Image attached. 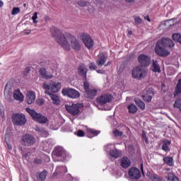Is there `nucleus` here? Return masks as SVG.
I'll use <instances>...</instances> for the list:
<instances>
[{
    "mask_svg": "<svg viewBox=\"0 0 181 181\" xmlns=\"http://www.w3.org/2000/svg\"><path fill=\"white\" fill-rule=\"evenodd\" d=\"M152 70L154 73H159L160 71V66L158 64V61L153 60Z\"/></svg>",
    "mask_w": 181,
    "mask_h": 181,
    "instance_id": "27",
    "label": "nucleus"
},
{
    "mask_svg": "<svg viewBox=\"0 0 181 181\" xmlns=\"http://www.w3.org/2000/svg\"><path fill=\"white\" fill-rule=\"evenodd\" d=\"M36 104H37V105H43V104H45V100H43V99H37L36 100Z\"/></svg>",
    "mask_w": 181,
    "mask_h": 181,
    "instance_id": "48",
    "label": "nucleus"
},
{
    "mask_svg": "<svg viewBox=\"0 0 181 181\" xmlns=\"http://www.w3.org/2000/svg\"><path fill=\"white\" fill-rule=\"evenodd\" d=\"M111 64V62H108L107 64H105V67L110 66Z\"/></svg>",
    "mask_w": 181,
    "mask_h": 181,
    "instance_id": "61",
    "label": "nucleus"
},
{
    "mask_svg": "<svg viewBox=\"0 0 181 181\" xmlns=\"http://www.w3.org/2000/svg\"><path fill=\"white\" fill-rule=\"evenodd\" d=\"M62 93L63 95H66L69 98L76 99V98H80V93L74 88H64L62 90Z\"/></svg>",
    "mask_w": 181,
    "mask_h": 181,
    "instance_id": "8",
    "label": "nucleus"
},
{
    "mask_svg": "<svg viewBox=\"0 0 181 181\" xmlns=\"http://www.w3.org/2000/svg\"><path fill=\"white\" fill-rule=\"evenodd\" d=\"M77 136H84V132L83 130H78L77 132Z\"/></svg>",
    "mask_w": 181,
    "mask_h": 181,
    "instance_id": "50",
    "label": "nucleus"
},
{
    "mask_svg": "<svg viewBox=\"0 0 181 181\" xmlns=\"http://www.w3.org/2000/svg\"><path fill=\"white\" fill-rule=\"evenodd\" d=\"M166 47H163V45H160V43L157 42L155 47V52L158 56L160 57H166L170 54V52L168 50Z\"/></svg>",
    "mask_w": 181,
    "mask_h": 181,
    "instance_id": "7",
    "label": "nucleus"
},
{
    "mask_svg": "<svg viewBox=\"0 0 181 181\" xmlns=\"http://www.w3.org/2000/svg\"><path fill=\"white\" fill-rule=\"evenodd\" d=\"M88 11L89 13H94V12H95V8H94L93 6H90L88 8Z\"/></svg>",
    "mask_w": 181,
    "mask_h": 181,
    "instance_id": "47",
    "label": "nucleus"
},
{
    "mask_svg": "<svg viewBox=\"0 0 181 181\" xmlns=\"http://www.w3.org/2000/svg\"><path fill=\"white\" fill-rule=\"evenodd\" d=\"M144 19H145L146 21H148V22H151V18H149L148 16H145V17H144Z\"/></svg>",
    "mask_w": 181,
    "mask_h": 181,
    "instance_id": "58",
    "label": "nucleus"
},
{
    "mask_svg": "<svg viewBox=\"0 0 181 181\" xmlns=\"http://www.w3.org/2000/svg\"><path fill=\"white\" fill-rule=\"evenodd\" d=\"M47 176V172L44 170L39 174L38 180L45 181V180H46Z\"/></svg>",
    "mask_w": 181,
    "mask_h": 181,
    "instance_id": "32",
    "label": "nucleus"
},
{
    "mask_svg": "<svg viewBox=\"0 0 181 181\" xmlns=\"http://www.w3.org/2000/svg\"><path fill=\"white\" fill-rule=\"evenodd\" d=\"M115 136H122V132H119L118 129L113 131Z\"/></svg>",
    "mask_w": 181,
    "mask_h": 181,
    "instance_id": "44",
    "label": "nucleus"
},
{
    "mask_svg": "<svg viewBox=\"0 0 181 181\" xmlns=\"http://www.w3.org/2000/svg\"><path fill=\"white\" fill-rule=\"evenodd\" d=\"M28 155H30V153H28L23 154V158H25V159H28Z\"/></svg>",
    "mask_w": 181,
    "mask_h": 181,
    "instance_id": "59",
    "label": "nucleus"
},
{
    "mask_svg": "<svg viewBox=\"0 0 181 181\" xmlns=\"http://www.w3.org/2000/svg\"><path fill=\"white\" fill-rule=\"evenodd\" d=\"M78 5L82 7L88 6V5H90V2L86 1H78Z\"/></svg>",
    "mask_w": 181,
    "mask_h": 181,
    "instance_id": "40",
    "label": "nucleus"
},
{
    "mask_svg": "<svg viewBox=\"0 0 181 181\" xmlns=\"http://www.w3.org/2000/svg\"><path fill=\"white\" fill-rule=\"evenodd\" d=\"M134 22L136 25H141V23H142V18L139 16H136L134 17Z\"/></svg>",
    "mask_w": 181,
    "mask_h": 181,
    "instance_id": "43",
    "label": "nucleus"
},
{
    "mask_svg": "<svg viewBox=\"0 0 181 181\" xmlns=\"http://www.w3.org/2000/svg\"><path fill=\"white\" fill-rule=\"evenodd\" d=\"M131 163V160H129V158H128L127 157H123L120 160V165L122 168H124V169L129 168Z\"/></svg>",
    "mask_w": 181,
    "mask_h": 181,
    "instance_id": "21",
    "label": "nucleus"
},
{
    "mask_svg": "<svg viewBox=\"0 0 181 181\" xmlns=\"http://www.w3.org/2000/svg\"><path fill=\"white\" fill-rule=\"evenodd\" d=\"M165 163H167L168 166H173V158L172 157L165 156L163 158Z\"/></svg>",
    "mask_w": 181,
    "mask_h": 181,
    "instance_id": "28",
    "label": "nucleus"
},
{
    "mask_svg": "<svg viewBox=\"0 0 181 181\" xmlns=\"http://www.w3.org/2000/svg\"><path fill=\"white\" fill-rule=\"evenodd\" d=\"M107 57L102 54L100 55L98 59L96 60V64L98 67H103L104 64H105V62H107Z\"/></svg>",
    "mask_w": 181,
    "mask_h": 181,
    "instance_id": "22",
    "label": "nucleus"
},
{
    "mask_svg": "<svg viewBox=\"0 0 181 181\" xmlns=\"http://www.w3.org/2000/svg\"><path fill=\"white\" fill-rule=\"evenodd\" d=\"M45 94H47V95H49L50 98H52V95H54V94H52V93H50L49 90H46Z\"/></svg>",
    "mask_w": 181,
    "mask_h": 181,
    "instance_id": "54",
    "label": "nucleus"
},
{
    "mask_svg": "<svg viewBox=\"0 0 181 181\" xmlns=\"http://www.w3.org/2000/svg\"><path fill=\"white\" fill-rule=\"evenodd\" d=\"M168 180L169 181H179V178L176 177L175 175L169 173L168 175Z\"/></svg>",
    "mask_w": 181,
    "mask_h": 181,
    "instance_id": "37",
    "label": "nucleus"
},
{
    "mask_svg": "<svg viewBox=\"0 0 181 181\" xmlns=\"http://www.w3.org/2000/svg\"><path fill=\"white\" fill-rule=\"evenodd\" d=\"M22 142L25 146H32L36 142V139L31 134H25L22 136Z\"/></svg>",
    "mask_w": 181,
    "mask_h": 181,
    "instance_id": "11",
    "label": "nucleus"
},
{
    "mask_svg": "<svg viewBox=\"0 0 181 181\" xmlns=\"http://www.w3.org/2000/svg\"><path fill=\"white\" fill-rule=\"evenodd\" d=\"M126 2H128L129 4H132V2H135V0H125Z\"/></svg>",
    "mask_w": 181,
    "mask_h": 181,
    "instance_id": "60",
    "label": "nucleus"
},
{
    "mask_svg": "<svg viewBox=\"0 0 181 181\" xmlns=\"http://www.w3.org/2000/svg\"><path fill=\"white\" fill-rule=\"evenodd\" d=\"M64 149L62 146H57L54 148L52 151V158L54 162H57V160H62V158L58 159L57 158H64Z\"/></svg>",
    "mask_w": 181,
    "mask_h": 181,
    "instance_id": "10",
    "label": "nucleus"
},
{
    "mask_svg": "<svg viewBox=\"0 0 181 181\" xmlns=\"http://www.w3.org/2000/svg\"><path fill=\"white\" fill-rule=\"evenodd\" d=\"M42 159L40 158H36L35 160H34V163L36 164V165H40V163H42Z\"/></svg>",
    "mask_w": 181,
    "mask_h": 181,
    "instance_id": "49",
    "label": "nucleus"
},
{
    "mask_svg": "<svg viewBox=\"0 0 181 181\" xmlns=\"http://www.w3.org/2000/svg\"><path fill=\"white\" fill-rule=\"evenodd\" d=\"M40 74L42 78H45V80H50V78H53V74L46 71V69L43 67L40 69Z\"/></svg>",
    "mask_w": 181,
    "mask_h": 181,
    "instance_id": "19",
    "label": "nucleus"
},
{
    "mask_svg": "<svg viewBox=\"0 0 181 181\" xmlns=\"http://www.w3.org/2000/svg\"><path fill=\"white\" fill-rule=\"evenodd\" d=\"M142 136H143L144 139H145L146 142H148V138L146 137V134H143Z\"/></svg>",
    "mask_w": 181,
    "mask_h": 181,
    "instance_id": "56",
    "label": "nucleus"
},
{
    "mask_svg": "<svg viewBox=\"0 0 181 181\" xmlns=\"http://www.w3.org/2000/svg\"><path fill=\"white\" fill-rule=\"evenodd\" d=\"M172 38L173 40H175V42H178V43H180L181 45V35L179 33H175L172 35Z\"/></svg>",
    "mask_w": 181,
    "mask_h": 181,
    "instance_id": "36",
    "label": "nucleus"
},
{
    "mask_svg": "<svg viewBox=\"0 0 181 181\" xmlns=\"http://www.w3.org/2000/svg\"><path fill=\"white\" fill-rule=\"evenodd\" d=\"M65 108L69 114L76 116L80 114V109L83 108V104L81 103H73L71 105H65Z\"/></svg>",
    "mask_w": 181,
    "mask_h": 181,
    "instance_id": "3",
    "label": "nucleus"
},
{
    "mask_svg": "<svg viewBox=\"0 0 181 181\" xmlns=\"http://www.w3.org/2000/svg\"><path fill=\"white\" fill-rule=\"evenodd\" d=\"M43 88L45 90H50L52 93H59L62 88V83L60 82H54L52 81L49 84L45 83Z\"/></svg>",
    "mask_w": 181,
    "mask_h": 181,
    "instance_id": "4",
    "label": "nucleus"
},
{
    "mask_svg": "<svg viewBox=\"0 0 181 181\" xmlns=\"http://www.w3.org/2000/svg\"><path fill=\"white\" fill-rule=\"evenodd\" d=\"M132 76L133 78H144L146 76V69L138 66L133 69Z\"/></svg>",
    "mask_w": 181,
    "mask_h": 181,
    "instance_id": "5",
    "label": "nucleus"
},
{
    "mask_svg": "<svg viewBox=\"0 0 181 181\" xmlns=\"http://www.w3.org/2000/svg\"><path fill=\"white\" fill-rule=\"evenodd\" d=\"M109 155L115 159H118V158H121L122 153L121 151L115 148V150H110Z\"/></svg>",
    "mask_w": 181,
    "mask_h": 181,
    "instance_id": "23",
    "label": "nucleus"
},
{
    "mask_svg": "<svg viewBox=\"0 0 181 181\" xmlns=\"http://www.w3.org/2000/svg\"><path fill=\"white\" fill-rule=\"evenodd\" d=\"M146 93L143 95V99L147 103H151L152 101V95H154L153 89L152 88L146 89Z\"/></svg>",
    "mask_w": 181,
    "mask_h": 181,
    "instance_id": "17",
    "label": "nucleus"
},
{
    "mask_svg": "<svg viewBox=\"0 0 181 181\" xmlns=\"http://www.w3.org/2000/svg\"><path fill=\"white\" fill-rule=\"evenodd\" d=\"M175 108H179L180 111H181V99L177 100L174 103Z\"/></svg>",
    "mask_w": 181,
    "mask_h": 181,
    "instance_id": "41",
    "label": "nucleus"
},
{
    "mask_svg": "<svg viewBox=\"0 0 181 181\" xmlns=\"http://www.w3.org/2000/svg\"><path fill=\"white\" fill-rule=\"evenodd\" d=\"M82 42L87 49H93L94 47V41L88 34H83L82 37Z\"/></svg>",
    "mask_w": 181,
    "mask_h": 181,
    "instance_id": "12",
    "label": "nucleus"
},
{
    "mask_svg": "<svg viewBox=\"0 0 181 181\" xmlns=\"http://www.w3.org/2000/svg\"><path fill=\"white\" fill-rule=\"evenodd\" d=\"M177 94H181V79H180L177 83L175 92L174 93L175 97H176Z\"/></svg>",
    "mask_w": 181,
    "mask_h": 181,
    "instance_id": "30",
    "label": "nucleus"
},
{
    "mask_svg": "<svg viewBox=\"0 0 181 181\" xmlns=\"http://www.w3.org/2000/svg\"><path fill=\"white\" fill-rule=\"evenodd\" d=\"M33 19V23H37V21L36 19H37V12H35L34 13V15L32 17Z\"/></svg>",
    "mask_w": 181,
    "mask_h": 181,
    "instance_id": "45",
    "label": "nucleus"
},
{
    "mask_svg": "<svg viewBox=\"0 0 181 181\" xmlns=\"http://www.w3.org/2000/svg\"><path fill=\"white\" fill-rule=\"evenodd\" d=\"M25 111L30 114V115L33 119H35V121H37L40 124H46L47 122V117L41 115L40 114L36 112V111L29 107H27Z\"/></svg>",
    "mask_w": 181,
    "mask_h": 181,
    "instance_id": "2",
    "label": "nucleus"
},
{
    "mask_svg": "<svg viewBox=\"0 0 181 181\" xmlns=\"http://www.w3.org/2000/svg\"><path fill=\"white\" fill-rule=\"evenodd\" d=\"M23 6H24V7H26V4H23Z\"/></svg>",
    "mask_w": 181,
    "mask_h": 181,
    "instance_id": "64",
    "label": "nucleus"
},
{
    "mask_svg": "<svg viewBox=\"0 0 181 181\" xmlns=\"http://www.w3.org/2000/svg\"><path fill=\"white\" fill-rule=\"evenodd\" d=\"M129 176L130 179L137 180L141 178V171L136 168H132L129 170Z\"/></svg>",
    "mask_w": 181,
    "mask_h": 181,
    "instance_id": "14",
    "label": "nucleus"
},
{
    "mask_svg": "<svg viewBox=\"0 0 181 181\" xmlns=\"http://www.w3.org/2000/svg\"><path fill=\"white\" fill-rule=\"evenodd\" d=\"M25 74H28L29 73V69H25Z\"/></svg>",
    "mask_w": 181,
    "mask_h": 181,
    "instance_id": "63",
    "label": "nucleus"
},
{
    "mask_svg": "<svg viewBox=\"0 0 181 181\" xmlns=\"http://www.w3.org/2000/svg\"><path fill=\"white\" fill-rule=\"evenodd\" d=\"M87 131L89 132V134H92L93 136H97V135L100 133V131H97L94 129H87Z\"/></svg>",
    "mask_w": 181,
    "mask_h": 181,
    "instance_id": "38",
    "label": "nucleus"
},
{
    "mask_svg": "<svg viewBox=\"0 0 181 181\" xmlns=\"http://www.w3.org/2000/svg\"><path fill=\"white\" fill-rule=\"evenodd\" d=\"M7 148L9 149V151H12V145L9 144L8 143H6Z\"/></svg>",
    "mask_w": 181,
    "mask_h": 181,
    "instance_id": "55",
    "label": "nucleus"
},
{
    "mask_svg": "<svg viewBox=\"0 0 181 181\" xmlns=\"http://www.w3.org/2000/svg\"><path fill=\"white\" fill-rule=\"evenodd\" d=\"M52 35L57 43L64 50H70L71 47L74 50L81 49L80 42L78 41L76 37L70 34H64L60 30L55 28L52 30Z\"/></svg>",
    "mask_w": 181,
    "mask_h": 181,
    "instance_id": "1",
    "label": "nucleus"
},
{
    "mask_svg": "<svg viewBox=\"0 0 181 181\" xmlns=\"http://www.w3.org/2000/svg\"><path fill=\"white\" fill-rule=\"evenodd\" d=\"M51 100H52V103L56 105H59V104H60V99L59 98V96L54 94L51 95Z\"/></svg>",
    "mask_w": 181,
    "mask_h": 181,
    "instance_id": "31",
    "label": "nucleus"
},
{
    "mask_svg": "<svg viewBox=\"0 0 181 181\" xmlns=\"http://www.w3.org/2000/svg\"><path fill=\"white\" fill-rule=\"evenodd\" d=\"M175 23H176V20L175 19H171V20H168L167 21H165L164 23L165 26H166L167 28H170V26H173L175 25Z\"/></svg>",
    "mask_w": 181,
    "mask_h": 181,
    "instance_id": "34",
    "label": "nucleus"
},
{
    "mask_svg": "<svg viewBox=\"0 0 181 181\" xmlns=\"http://www.w3.org/2000/svg\"><path fill=\"white\" fill-rule=\"evenodd\" d=\"M21 12V8L19 7H14L12 9L11 15H18Z\"/></svg>",
    "mask_w": 181,
    "mask_h": 181,
    "instance_id": "42",
    "label": "nucleus"
},
{
    "mask_svg": "<svg viewBox=\"0 0 181 181\" xmlns=\"http://www.w3.org/2000/svg\"><path fill=\"white\" fill-rule=\"evenodd\" d=\"M96 71H97V73H98V74H105V71L103 70V69H99Z\"/></svg>",
    "mask_w": 181,
    "mask_h": 181,
    "instance_id": "52",
    "label": "nucleus"
},
{
    "mask_svg": "<svg viewBox=\"0 0 181 181\" xmlns=\"http://www.w3.org/2000/svg\"><path fill=\"white\" fill-rule=\"evenodd\" d=\"M135 103L141 108V110H145V103L140 99H136Z\"/></svg>",
    "mask_w": 181,
    "mask_h": 181,
    "instance_id": "33",
    "label": "nucleus"
},
{
    "mask_svg": "<svg viewBox=\"0 0 181 181\" xmlns=\"http://www.w3.org/2000/svg\"><path fill=\"white\" fill-rule=\"evenodd\" d=\"M84 90L87 98H89L90 100H93V98L97 96V89H90V83H88V81L84 82Z\"/></svg>",
    "mask_w": 181,
    "mask_h": 181,
    "instance_id": "9",
    "label": "nucleus"
},
{
    "mask_svg": "<svg viewBox=\"0 0 181 181\" xmlns=\"http://www.w3.org/2000/svg\"><path fill=\"white\" fill-rule=\"evenodd\" d=\"M35 130L40 133V135H41L42 136H47V132L42 128L40 127H37L35 129Z\"/></svg>",
    "mask_w": 181,
    "mask_h": 181,
    "instance_id": "35",
    "label": "nucleus"
},
{
    "mask_svg": "<svg viewBox=\"0 0 181 181\" xmlns=\"http://www.w3.org/2000/svg\"><path fill=\"white\" fill-rule=\"evenodd\" d=\"M51 140L48 141L46 144V147L47 148H49V149H51L52 146H53V144H52V143H50Z\"/></svg>",
    "mask_w": 181,
    "mask_h": 181,
    "instance_id": "51",
    "label": "nucleus"
},
{
    "mask_svg": "<svg viewBox=\"0 0 181 181\" xmlns=\"http://www.w3.org/2000/svg\"><path fill=\"white\" fill-rule=\"evenodd\" d=\"M127 108H128L129 112L130 114H135V112H136L138 111V108L134 104L129 105Z\"/></svg>",
    "mask_w": 181,
    "mask_h": 181,
    "instance_id": "29",
    "label": "nucleus"
},
{
    "mask_svg": "<svg viewBox=\"0 0 181 181\" xmlns=\"http://www.w3.org/2000/svg\"><path fill=\"white\" fill-rule=\"evenodd\" d=\"M138 60L141 66L143 67H148L151 64V58L145 54H140L138 57Z\"/></svg>",
    "mask_w": 181,
    "mask_h": 181,
    "instance_id": "13",
    "label": "nucleus"
},
{
    "mask_svg": "<svg viewBox=\"0 0 181 181\" xmlns=\"http://www.w3.org/2000/svg\"><path fill=\"white\" fill-rule=\"evenodd\" d=\"M150 179L152 181H162L161 178L156 174L151 175Z\"/></svg>",
    "mask_w": 181,
    "mask_h": 181,
    "instance_id": "39",
    "label": "nucleus"
},
{
    "mask_svg": "<svg viewBox=\"0 0 181 181\" xmlns=\"http://www.w3.org/2000/svg\"><path fill=\"white\" fill-rule=\"evenodd\" d=\"M4 6V2L2 1H0V8H2Z\"/></svg>",
    "mask_w": 181,
    "mask_h": 181,
    "instance_id": "62",
    "label": "nucleus"
},
{
    "mask_svg": "<svg viewBox=\"0 0 181 181\" xmlns=\"http://www.w3.org/2000/svg\"><path fill=\"white\" fill-rule=\"evenodd\" d=\"M13 98L15 100H17V101H20V103H22V101H23V94H22V93H21V90H15V92L13 93Z\"/></svg>",
    "mask_w": 181,
    "mask_h": 181,
    "instance_id": "26",
    "label": "nucleus"
},
{
    "mask_svg": "<svg viewBox=\"0 0 181 181\" xmlns=\"http://www.w3.org/2000/svg\"><path fill=\"white\" fill-rule=\"evenodd\" d=\"M158 43H160L161 46H163L164 47H173L175 46V42L170 38H163L162 40L157 42Z\"/></svg>",
    "mask_w": 181,
    "mask_h": 181,
    "instance_id": "16",
    "label": "nucleus"
},
{
    "mask_svg": "<svg viewBox=\"0 0 181 181\" xmlns=\"http://www.w3.org/2000/svg\"><path fill=\"white\" fill-rule=\"evenodd\" d=\"M24 33H25V35H30V30H24Z\"/></svg>",
    "mask_w": 181,
    "mask_h": 181,
    "instance_id": "57",
    "label": "nucleus"
},
{
    "mask_svg": "<svg viewBox=\"0 0 181 181\" xmlns=\"http://www.w3.org/2000/svg\"><path fill=\"white\" fill-rule=\"evenodd\" d=\"M78 73H79L80 76L84 77V78H87V73H88V69H87L86 65L81 64L78 68Z\"/></svg>",
    "mask_w": 181,
    "mask_h": 181,
    "instance_id": "20",
    "label": "nucleus"
},
{
    "mask_svg": "<svg viewBox=\"0 0 181 181\" xmlns=\"http://www.w3.org/2000/svg\"><path fill=\"white\" fill-rule=\"evenodd\" d=\"M90 70H97V66H95V64L94 62H91L89 65Z\"/></svg>",
    "mask_w": 181,
    "mask_h": 181,
    "instance_id": "46",
    "label": "nucleus"
},
{
    "mask_svg": "<svg viewBox=\"0 0 181 181\" xmlns=\"http://www.w3.org/2000/svg\"><path fill=\"white\" fill-rule=\"evenodd\" d=\"M172 144V141L170 140H163V146H162V149L164 151V152H170V148H169V146Z\"/></svg>",
    "mask_w": 181,
    "mask_h": 181,
    "instance_id": "25",
    "label": "nucleus"
},
{
    "mask_svg": "<svg viewBox=\"0 0 181 181\" xmlns=\"http://www.w3.org/2000/svg\"><path fill=\"white\" fill-rule=\"evenodd\" d=\"M35 100H36V94L35 93V92L32 90L27 92V94H26L27 103H28L29 105L33 104Z\"/></svg>",
    "mask_w": 181,
    "mask_h": 181,
    "instance_id": "18",
    "label": "nucleus"
},
{
    "mask_svg": "<svg viewBox=\"0 0 181 181\" xmlns=\"http://www.w3.org/2000/svg\"><path fill=\"white\" fill-rule=\"evenodd\" d=\"M112 100V96L111 95H102L96 99L97 103L100 104V105H104L107 103H110Z\"/></svg>",
    "mask_w": 181,
    "mask_h": 181,
    "instance_id": "15",
    "label": "nucleus"
},
{
    "mask_svg": "<svg viewBox=\"0 0 181 181\" xmlns=\"http://www.w3.org/2000/svg\"><path fill=\"white\" fill-rule=\"evenodd\" d=\"M110 148H111V144H107L105 146L106 151L108 152L110 151Z\"/></svg>",
    "mask_w": 181,
    "mask_h": 181,
    "instance_id": "53",
    "label": "nucleus"
},
{
    "mask_svg": "<svg viewBox=\"0 0 181 181\" xmlns=\"http://www.w3.org/2000/svg\"><path fill=\"white\" fill-rule=\"evenodd\" d=\"M60 173H67V168L63 166L57 167V169L53 174V177H56V176H57L58 175H60Z\"/></svg>",
    "mask_w": 181,
    "mask_h": 181,
    "instance_id": "24",
    "label": "nucleus"
},
{
    "mask_svg": "<svg viewBox=\"0 0 181 181\" xmlns=\"http://www.w3.org/2000/svg\"><path fill=\"white\" fill-rule=\"evenodd\" d=\"M12 122L14 124V125H25V124H26V117L23 114H13L12 115Z\"/></svg>",
    "mask_w": 181,
    "mask_h": 181,
    "instance_id": "6",
    "label": "nucleus"
}]
</instances>
